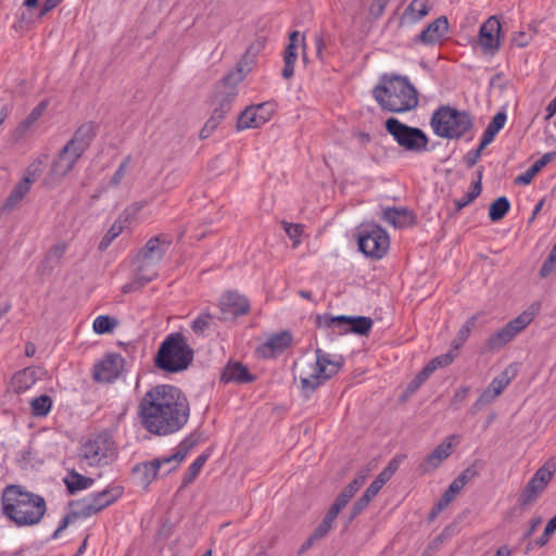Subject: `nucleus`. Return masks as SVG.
<instances>
[{"instance_id":"ddd939ff","label":"nucleus","mask_w":556,"mask_h":556,"mask_svg":"<svg viewBox=\"0 0 556 556\" xmlns=\"http://www.w3.org/2000/svg\"><path fill=\"white\" fill-rule=\"evenodd\" d=\"M276 111V105L273 102H263L247 106L238 117L237 130L260 128L268 123Z\"/></svg>"},{"instance_id":"603ef678","label":"nucleus","mask_w":556,"mask_h":556,"mask_svg":"<svg viewBox=\"0 0 556 556\" xmlns=\"http://www.w3.org/2000/svg\"><path fill=\"white\" fill-rule=\"evenodd\" d=\"M212 320L213 316L208 312H203L192 320L190 327L195 334H203L208 329Z\"/></svg>"},{"instance_id":"6e6552de","label":"nucleus","mask_w":556,"mask_h":556,"mask_svg":"<svg viewBox=\"0 0 556 556\" xmlns=\"http://www.w3.org/2000/svg\"><path fill=\"white\" fill-rule=\"evenodd\" d=\"M123 494L121 486H110L105 490L92 493L80 502V508L76 514L66 515L52 534V539H59L61 533L68 527L76 516L84 518L91 517L104 508L114 504Z\"/></svg>"},{"instance_id":"a18cd8bd","label":"nucleus","mask_w":556,"mask_h":556,"mask_svg":"<svg viewBox=\"0 0 556 556\" xmlns=\"http://www.w3.org/2000/svg\"><path fill=\"white\" fill-rule=\"evenodd\" d=\"M456 357L457 351L451 348V350L447 353L432 358L424 368L431 375L438 368L445 367L452 364Z\"/></svg>"},{"instance_id":"f8f14e48","label":"nucleus","mask_w":556,"mask_h":556,"mask_svg":"<svg viewBox=\"0 0 556 556\" xmlns=\"http://www.w3.org/2000/svg\"><path fill=\"white\" fill-rule=\"evenodd\" d=\"M113 455V441L106 434H98L88 439L84 442L79 452L80 458L91 467L108 464Z\"/></svg>"},{"instance_id":"2f4dec72","label":"nucleus","mask_w":556,"mask_h":556,"mask_svg":"<svg viewBox=\"0 0 556 556\" xmlns=\"http://www.w3.org/2000/svg\"><path fill=\"white\" fill-rule=\"evenodd\" d=\"M540 311V303H533L528 306L521 314H519L516 318L510 320L508 324V328L517 337L520 332H522L535 318Z\"/></svg>"},{"instance_id":"79ce46f5","label":"nucleus","mask_w":556,"mask_h":556,"mask_svg":"<svg viewBox=\"0 0 556 556\" xmlns=\"http://www.w3.org/2000/svg\"><path fill=\"white\" fill-rule=\"evenodd\" d=\"M372 319L365 316H349L350 332L365 336L372 328Z\"/></svg>"},{"instance_id":"7c9ffc66","label":"nucleus","mask_w":556,"mask_h":556,"mask_svg":"<svg viewBox=\"0 0 556 556\" xmlns=\"http://www.w3.org/2000/svg\"><path fill=\"white\" fill-rule=\"evenodd\" d=\"M506 119H507V117H506V114L504 112H498V113H496L493 116L492 121L489 123V125L486 126V128L484 129V131L482 134L481 140H480V144H479V148H478V154L484 148H486L489 144H491L493 142V140L495 139L496 135L505 126Z\"/></svg>"},{"instance_id":"39448f33","label":"nucleus","mask_w":556,"mask_h":556,"mask_svg":"<svg viewBox=\"0 0 556 556\" xmlns=\"http://www.w3.org/2000/svg\"><path fill=\"white\" fill-rule=\"evenodd\" d=\"M430 127L433 134L443 139H459L471 136L473 118L466 112L450 105L439 106L432 114Z\"/></svg>"},{"instance_id":"a211bd4d","label":"nucleus","mask_w":556,"mask_h":556,"mask_svg":"<svg viewBox=\"0 0 556 556\" xmlns=\"http://www.w3.org/2000/svg\"><path fill=\"white\" fill-rule=\"evenodd\" d=\"M123 369V356L109 353L93 366L92 377L98 382H112L122 374Z\"/></svg>"},{"instance_id":"f03ea898","label":"nucleus","mask_w":556,"mask_h":556,"mask_svg":"<svg viewBox=\"0 0 556 556\" xmlns=\"http://www.w3.org/2000/svg\"><path fill=\"white\" fill-rule=\"evenodd\" d=\"M2 514L17 527L38 525L47 511L45 498L21 485H8L1 496Z\"/></svg>"},{"instance_id":"e2e57ef3","label":"nucleus","mask_w":556,"mask_h":556,"mask_svg":"<svg viewBox=\"0 0 556 556\" xmlns=\"http://www.w3.org/2000/svg\"><path fill=\"white\" fill-rule=\"evenodd\" d=\"M63 0H45L39 11L38 17H43L48 12L56 8Z\"/></svg>"},{"instance_id":"f257e3e1","label":"nucleus","mask_w":556,"mask_h":556,"mask_svg":"<svg viewBox=\"0 0 556 556\" xmlns=\"http://www.w3.org/2000/svg\"><path fill=\"white\" fill-rule=\"evenodd\" d=\"M137 416L149 433L166 437L180 431L190 417V405L184 392L173 384H156L139 399Z\"/></svg>"},{"instance_id":"bb28decb","label":"nucleus","mask_w":556,"mask_h":556,"mask_svg":"<svg viewBox=\"0 0 556 556\" xmlns=\"http://www.w3.org/2000/svg\"><path fill=\"white\" fill-rule=\"evenodd\" d=\"M301 35L298 30H293L289 35V45L286 47L283 54V68H282V77L285 79H290L294 74V65L298 59V45L300 40L304 42V37L300 38Z\"/></svg>"},{"instance_id":"1a4fd4ad","label":"nucleus","mask_w":556,"mask_h":556,"mask_svg":"<svg viewBox=\"0 0 556 556\" xmlns=\"http://www.w3.org/2000/svg\"><path fill=\"white\" fill-rule=\"evenodd\" d=\"M169 244L170 241L165 236H156L148 240L139 253L140 265L136 274V280L140 285L143 286L156 277L155 265L162 260Z\"/></svg>"},{"instance_id":"a878e982","label":"nucleus","mask_w":556,"mask_h":556,"mask_svg":"<svg viewBox=\"0 0 556 556\" xmlns=\"http://www.w3.org/2000/svg\"><path fill=\"white\" fill-rule=\"evenodd\" d=\"M316 326L320 329L329 330L333 334L342 336L350 333L349 316H332L321 314L316 316Z\"/></svg>"},{"instance_id":"9b49d317","label":"nucleus","mask_w":556,"mask_h":556,"mask_svg":"<svg viewBox=\"0 0 556 556\" xmlns=\"http://www.w3.org/2000/svg\"><path fill=\"white\" fill-rule=\"evenodd\" d=\"M358 247L366 256L379 260L388 252L390 238L381 226L365 225L358 231Z\"/></svg>"},{"instance_id":"774afa93","label":"nucleus","mask_w":556,"mask_h":556,"mask_svg":"<svg viewBox=\"0 0 556 556\" xmlns=\"http://www.w3.org/2000/svg\"><path fill=\"white\" fill-rule=\"evenodd\" d=\"M475 476V470L471 468L465 469L456 479L465 486Z\"/></svg>"},{"instance_id":"338daca9","label":"nucleus","mask_w":556,"mask_h":556,"mask_svg":"<svg viewBox=\"0 0 556 556\" xmlns=\"http://www.w3.org/2000/svg\"><path fill=\"white\" fill-rule=\"evenodd\" d=\"M341 509H339L337 506L332 504V506L329 508L328 513L324 517L323 521L327 522L330 527H332Z\"/></svg>"},{"instance_id":"c03bdc74","label":"nucleus","mask_w":556,"mask_h":556,"mask_svg":"<svg viewBox=\"0 0 556 556\" xmlns=\"http://www.w3.org/2000/svg\"><path fill=\"white\" fill-rule=\"evenodd\" d=\"M126 229L124 223L117 217L99 243L100 250H106L110 244Z\"/></svg>"},{"instance_id":"f704fd0d","label":"nucleus","mask_w":556,"mask_h":556,"mask_svg":"<svg viewBox=\"0 0 556 556\" xmlns=\"http://www.w3.org/2000/svg\"><path fill=\"white\" fill-rule=\"evenodd\" d=\"M366 480V473L361 472L353 479V481L338 495L333 505L339 509H343L350 500L355 495L359 488Z\"/></svg>"},{"instance_id":"37998d69","label":"nucleus","mask_w":556,"mask_h":556,"mask_svg":"<svg viewBox=\"0 0 556 556\" xmlns=\"http://www.w3.org/2000/svg\"><path fill=\"white\" fill-rule=\"evenodd\" d=\"M118 325V320L108 315H99L94 318L92 329L98 334L112 332Z\"/></svg>"},{"instance_id":"5fc2aeb1","label":"nucleus","mask_w":556,"mask_h":556,"mask_svg":"<svg viewBox=\"0 0 556 556\" xmlns=\"http://www.w3.org/2000/svg\"><path fill=\"white\" fill-rule=\"evenodd\" d=\"M556 532V515L547 522L542 535L535 541V544L540 547L545 546L553 534Z\"/></svg>"},{"instance_id":"b1692460","label":"nucleus","mask_w":556,"mask_h":556,"mask_svg":"<svg viewBox=\"0 0 556 556\" xmlns=\"http://www.w3.org/2000/svg\"><path fill=\"white\" fill-rule=\"evenodd\" d=\"M514 376V371L506 368L501 375L495 377L491 383L483 390L479 396L476 405H486L498 397L502 392L508 387Z\"/></svg>"},{"instance_id":"09e8293b","label":"nucleus","mask_w":556,"mask_h":556,"mask_svg":"<svg viewBox=\"0 0 556 556\" xmlns=\"http://www.w3.org/2000/svg\"><path fill=\"white\" fill-rule=\"evenodd\" d=\"M47 108H48L47 101H41L40 103H38L31 110V112L28 114V116L21 123L18 129L21 131H25L28 128H30L33 126V124H35L42 116V114L45 113Z\"/></svg>"},{"instance_id":"de8ad7c7","label":"nucleus","mask_w":556,"mask_h":556,"mask_svg":"<svg viewBox=\"0 0 556 556\" xmlns=\"http://www.w3.org/2000/svg\"><path fill=\"white\" fill-rule=\"evenodd\" d=\"M542 493H543V490L530 480L520 493L519 504L521 506L531 505L539 498V496Z\"/></svg>"},{"instance_id":"052dcab7","label":"nucleus","mask_w":556,"mask_h":556,"mask_svg":"<svg viewBox=\"0 0 556 556\" xmlns=\"http://www.w3.org/2000/svg\"><path fill=\"white\" fill-rule=\"evenodd\" d=\"M429 377L430 374L424 368L408 384V390L415 392Z\"/></svg>"},{"instance_id":"dca6fc26","label":"nucleus","mask_w":556,"mask_h":556,"mask_svg":"<svg viewBox=\"0 0 556 556\" xmlns=\"http://www.w3.org/2000/svg\"><path fill=\"white\" fill-rule=\"evenodd\" d=\"M459 442V435H447L430 454H428L422 459L419 465V470L424 473H427L438 469L442 463L448 458Z\"/></svg>"},{"instance_id":"ea45409f","label":"nucleus","mask_w":556,"mask_h":556,"mask_svg":"<svg viewBox=\"0 0 556 556\" xmlns=\"http://www.w3.org/2000/svg\"><path fill=\"white\" fill-rule=\"evenodd\" d=\"M52 399L49 395H40L30 401V410L35 417H46L52 409Z\"/></svg>"},{"instance_id":"49530a36","label":"nucleus","mask_w":556,"mask_h":556,"mask_svg":"<svg viewBox=\"0 0 556 556\" xmlns=\"http://www.w3.org/2000/svg\"><path fill=\"white\" fill-rule=\"evenodd\" d=\"M135 471L139 475L143 484H150L160 473L157 465L153 464L152 460L137 465Z\"/></svg>"},{"instance_id":"4d7b16f0","label":"nucleus","mask_w":556,"mask_h":556,"mask_svg":"<svg viewBox=\"0 0 556 556\" xmlns=\"http://www.w3.org/2000/svg\"><path fill=\"white\" fill-rule=\"evenodd\" d=\"M223 119L215 115H211V117L206 121L203 128L201 129L200 136L201 138H207L210 137L214 130L217 128V126L222 123Z\"/></svg>"},{"instance_id":"c9c22d12","label":"nucleus","mask_w":556,"mask_h":556,"mask_svg":"<svg viewBox=\"0 0 556 556\" xmlns=\"http://www.w3.org/2000/svg\"><path fill=\"white\" fill-rule=\"evenodd\" d=\"M555 470L556 457H553L541 466L530 480L544 491L553 479Z\"/></svg>"},{"instance_id":"aec40b11","label":"nucleus","mask_w":556,"mask_h":556,"mask_svg":"<svg viewBox=\"0 0 556 556\" xmlns=\"http://www.w3.org/2000/svg\"><path fill=\"white\" fill-rule=\"evenodd\" d=\"M34 165H30L27 168L26 175L14 186L5 201L3 202L1 206V212L3 213H10L13 210H15L23 199L26 197V194L29 192L30 187L33 185L34 179L30 178V175L36 174V168L33 169Z\"/></svg>"},{"instance_id":"9d476101","label":"nucleus","mask_w":556,"mask_h":556,"mask_svg":"<svg viewBox=\"0 0 556 556\" xmlns=\"http://www.w3.org/2000/svg\"><path fill=\"white\" fill-rule=\"evenodd\" d=\"M386 129L405 151L421 153L428 150L429 138L424 130L403 124L397 118L386 121Z\"/></svg>"},{"instance_id":"58836bf2","label":"nucleus","mask_w":556,"mask_h":556,"mask_svg":"<svg viewBox=\"0 0 556 556\" xmlns=\"http://www.w3.org/2000/svg\"><path fill=\"white\" fill-rule=\"evenodd\" d=\"M478 318L479 315L475 314L463 324L456 337L453 339L451 348H453L455 351H458L465 344L472 329L476 327Z\"/></svg>"},{"instance_id":"8fccbe9b","label":"nucleus","mask_w":556,"mask_h":556,"mask_svg":"<svg viewBox=\"0 0 556 556\" xmlns=\"http://www.w3.org/2000/svg\"><path fill=\"white\" fill-rule=\"evenodd\" d=\"M206 460H207V456L204 454H201L190 464V466L188 467V470L184 477V480H182L184 485L191 483L197 478V476L203 468Z\"/></svg>"},{"instance_id":"4be33fe9","label":"nucleus","mask_w":556,"mask_h":556,"mask_svg":"<svg viewBox=\"0 0 556 556\" xmlns=\"http://www.w3.org/2000/svg\"><path fill=\"white\" fill-rule=\"evenodd\" d=\"M448 33V21L445 16H440L432 21L419 35L414 38V42L425 46H434L440 43Z\"/></svg>"},{"instance_id":"e433bc0d","label":"nucleus","mask_w":556,"mask_h":556,"mask_svg":"<svg viewBox=\"0 0 556 556\" xmlns=\"http://www.w3.org/2000/svg\"><path fill=\"white\" fill-rule=\"evenodd\" d=\"M555 470L556 457H553L541 466L530 480L544 491L553 479Z\"/></svg>"},{"instance_id":"680f3d73","label":"nucleus","mask_w":556,"mask_h":556,"mask_svg":"<svg viewBox=\"0 0 556 556\" xmlns=\"http://www.w3.org/2000/svg\"><path fill=\"white\" fill-rule=\"evenodd\" d=\"M370 501L371 498H369L366 494H363L362 497L353 506L352 518L356 517L365 507H367Z\"/></svg>"},{"instance_id":"f3484780","label":"nucleus","mask_w":556,"mask_h":556,"mask_svg":"<svg viewBox=\"0 0 556 556\" xmlns=\"http://www.w3.org/2000/svg\"><path fill=\"white\" fill-rule=\"evenodd\" d=\"M218 307L220 311V319L231 320L248 314L250 311V302L244 295L228 291L220 296Z\"/></svg>"},{"instance_id":"0eeeda50","label":"nucleus","mask_w":556,"mask_h":556,"mask_svg":"<svg viewBox=\"0 0 556 556\" xmlns=\"http://www.w3.org/2000/svg\"><path fill=\"white\" fill-rule=\"evenodd\" d=\"M193 359V351L181 333H170L162 342L155 364L168 372H178L188 368Z\"/></svg>"},{"instance_id":"13d9d810","label":"nucleus","mask_w":556,"mask_h":556,"mask_svg":"<svg viewBox=\"0 0 556 556\" xmlns=\"http://www.w3.org/2000/svg\"><path fill=\"white\" fill-rule=\"evenodd\" d=\"M538 174L539 170L532 164L525 173L517 176L515 181L519 185H529Z\"/></svg>"},{"instance_id":"5701e85b","label":"nucleus","mask_w":556,"mask_h":556,"mask_svg":"<svg viewBox=\"0 0 556 556\" xmlns=\"http://www.w3.org/2000/svg\"><path fill=\"white\" fill-rule=\"evenodd\" d=\"M45 374L46 370L42 367H26L14 374L11 380V388L17 394L25 393L30 390Z\"/></svg>"},{"instance_id":"412c9836","label":"nucleus","mask_w":556,"mask_h":556,"mask_svg":"<svg viewBox=\"0 0 556 556\" xmlns=\"http://www.w3.org/2000/svg\"><path fill=\"white\" fill-rule=\"evenodd\" d=\"M501 23L495 16L489 17L480 27L479 45L484 52L494 53L500 48Z\"/></svg>"},{"instance_id":"2eb2a0df","label":"nucleus","mask_w":556,"mask_h":556,"mask_svg":"<svg viewBox=\"0 0 556 556\" xmlns=\"http://www.w3.org/2000/svg\"><path fill=\"white\" fill-rule=\"evenodd\" d=\"M238 85L239 84H235L233 81H228L227 77H225L220 84L216 86L212 98L213 115L224 119L230 112L232 103L238 96Z\"/></svg>"},{"instance_id":"7ed1b4c3","label":"nucleus","mask_w":556,"mask_h":556,"mask_svg":"<svg viewBox=\"0 0 556 556\" xmlns=\"http://www.w3.org/2000/svg\"><path fill=\"white\" fill-rule=\"evenodd\" d=\"M372 97L382 110L392 113H406L419 102L418 91L408 77L384 74L372 89Z\"/></svg>"},{"instance_id":"cd10ccee","label":"nucleus","mask_w":556,"mask_h":556,"mask_svg":"<svg viewBox=\"0 0 556 556\" xmlns=\"http://www.w3.org/2000/svg\"><path fill=\"white\" fill-rule=\"evenodd\" d=\"M220 380L225 383H249L254 381V376L240 362H228L222 372Z\"/></svg>"},{"instance_id":"6e6d98bb","label":"nucleus","mask_w":556,"mask_h":556,"mask_svg":"<svg viewBox=\"0 0 556 556\" xmlns=\"http://www.w3.org/2000/svg\"><path fill=\"white\" fill-rule=\"evenodd\" d=\"M283 229L291 240L294 241V247L300 243V238L303 233V226L299 224H291L282 222Z\"/></svg>"},{"instance_id":"473e14b6","label":"nucleus","mask_w":556,"mask_h":556,"mask_svg":"<svg viewBox=\"0 0 556 556\" xmlns=\"http://www.w3.org/2000/svg\"><path fill=\"white\" fill-rule=\"evenodd\" d=\"M146 206V202L139 201L135 202L131 205L127 206L118 216V218L124 223V225L130 229L137 226L144 219L143 208Z\"/></svg>"},{"instance_id":"6ab92c4d","label":"nucleus","mask_w":556,"mask_h":556,"mask_svg":"<svg viewBox=\"0 0 556 556\" xmlns=\"http://www.w3.org/2000/svg\"><path fill=\"white\" fill-rule=\"evenodd\" d=\"M292 340V333L288 330L271 333L263 343L258 344L256 354L261 358H273L283 353L291 345Z\"/></svg>"},{"instance_id":"c756f323","label":"nucleus","mask_w":556,"mask_h":556,"mask_svg":"<svg viewBox=\"0 0 556 556\" xmlns=\"http://www.w3.org/2000/svg\"><path fill=\"white\" fill-rule=\"evenodd\" d=\"M431 7V0H413L402 15L403 23L414 24L421 21L429 14Z\"/></svg>"},{"instance_id":"72a5a7b5","label":"nucleus","mask_w":556,"mask_h":556,"mask_svg":"<svg viewBox=\"0 0 556 556\" xmlns=\"http://www.w3.org/2000/svg\"><path fill=\"white\" fill-rule=\"evenodd\" d=\"M64 484L66 485L68 492L71 494H75L79 491L87 490L91 488L94 483L92 478L86 477L72 469L68 470L67 475L63 479Z\"/></svg>"},{"instance_id":"4c0bfd02","label":"nucleus","mask_w":556,"mask_h":556,"mask_svg":"<svg viewBox=\"0 0 556 556\" xmlns=\"http://www.w3.org/2000/svg\"><path fill=\"white\" fill-rule=\"evenodd\" d=\"M515 338L514 333L510 331L508 326H504L498 329L496 332L492 333L486 342L485 348L488 351H498L513 341Z\"/></svg>"},{"instance_id":"4468645a","label":"nucleus","mask_w":556,"mask_h":556,"mask_svg":"<svg viewBox=\"0 0 556 556\" xmlns=\"http://www.w3.org/2000/svg\"><path fill=\"white\" fill-rule=\"evenodd\" d=\"M266 40L263 37L253 40L238 61L236 68L226 76L227 80L240 84L256 66L258 55L264 50Z\"/></svg>"},{"instance_id":"69168bd1","label":"nucleus","mask_w":556,"mask_h":556,"mask_svg":"<svg viewBox=\"0 0 556 556\" xmlns=\"http://www.w3.org/2000/svg\"><path fill=\"white\" fill-rule=\"evenodd\" d=\"M382 486V483L378 479H375L367 488V490L364 492V494H366L369 498L372 500L379 493Z\"/></svg>"},{"instance_id":"864d4df0","label":"nucleus","mask_w":556,"mask_h":556,"mask_svg":"<svg viewBox=\"0 0 556 556\" xmlns=\"http://www.w3.org/2000/svg\"><path fill=\"white\" fill-rule=\"evenodd\" d=\"M400 464L401 460L399 458H392L389 462L388 466L379 473V476L376 479H378L382 483V485H384L399 469Z\"/></svg>"},{"instance_id":"0e129e2a","label":"nucleus","mask_w":556,"mask_h":556,"mask_svg":"<svg viewBox=\"0 0 556 556\" xmlns=\"http://www.w3.org/2000/svg\"><path fill=\"white\" fill-rule=\"evenodd\" d=\"M331 528L327 522L321 521L312 534L319 541L328 534Z\"/></svg>"},{"instance_id":"393cba45","label":"nucleus","mask_w":556,"mask_h":556,"mask_svg":"<svg viewBox=\"0 0 556 556\" xmlns=\"http://www.w3.org/2000/svg\"><path fill=\"white\" fill-rule=\"evenodd\" d=\"M190 446L186 442H181L176 446L170 455L153 459V464L157 465V469L162 475H166L177 469L188 455Z\"/></svg>"},{"instance_id":"3c124183","label":"nucleus","mask_w":556,"mask_h":556,"mask_svg":"<svg viewBox=\"0 0 556 556\" xmlns=\"http://www.w3.org/2000/svg\"><path fill=\"white\" fill-rule=\"evenodd\" d=\"M465 486H463L462 482L458 481L456 478L452 481V483L450 484V486L447 488V490L444 492V494L442 495L438 506H439V509H443L444 507H446L458 494L459 492L464 489Z\"/></svg>"},{"instance_id":"423d86ee","label":"nucleus","mask_w":556,"mask_h":556,"mask_svg":"<svg viewBox=\"0 0 556 556\" xmlns=\"http://www.w3.org/2000/svg\"><path fill=\"white\" fill-rule=\"evenodd\" d=\"M94 126L91 123L81 125L73 138L59 153L51 167V175L61 179L65 177L75 166L77 161L89 148L94 137Z\"/></svg>"},{"instance_id":"20e7f679","label":"nucleus","mask_w":556,"mask_h":556,"mask_svg":"<svg viewBox=\"0 0 556 556\" xmlns=\"http://www.w3.org/2000/svg\"><path fill=\"white\" fill-rule=\"evenodd\" d=\"M344 364L341 355L330 354L321 349L314 356L304 355L294 364L295 375L305 392H313L337 375Z\"/></svg>"},{"instance_id":"c85d7f7f","label":"nucleus","mask_w":556,"mask_h":556,"mask_svg":"<svg viewBox=\"0 0 556 556\" xmlns=\"http://www.w3.org/2000/svg\"><path fill=\"white\" fill-rule=\"evenodd\" d=\"M382 219L394 228H405L414 224L415 216L405 207H388L382 212Z\"/></svg>"},{"instance_id":"a19ab883","label":"nucleus","mask_w":556,"mask_h":556,"mask_svg":"<svg viewBox=\"0 0 556 556\" xmlns=\"http://www.w3.org/2000/svg\"><path fill=\"white\" fill-rule=\"evenodd\" d=\"M510 203L506 197H500L491 203L489 217L492 222H498L508 213Z\"/></svg>"},{"instance_id":"bf43d9fd","label":"nucleus","mask_w":556,"mask_h":556,"mask_svg":"<svg viewBox=\"0 0 556 556\" xmlns=\"http://www.w3.org/2000/svg\"><path fill=\"white\" fill-rule=\"evenodd\" d=\"M315 48H316V55L318 59H324V51L327 48V38L324 34H316L314 37Z\"/></svg>"}]
</instances>
